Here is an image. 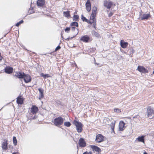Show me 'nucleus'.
Listing matches in <instances>:
<instances>
[{
	"label": "nucleus",
	"instance_id": "37998d69",
	"mask_svg": "<svg viewBox=\"0 0 154 154\" xmlns=\"http://www.w3.org/2000/svg\"><path fill=\"white\" fill-rule=\"evenodd\" d=\"M96 22L93 23V26L96 29Z\"/></svg>",
	"mask_w": 154,
	"mask_h": 154
},
{
	"label": "nucleus",
	"instance_id": "5fc2aeb1",
	"mask_svg": "<svg viewBox=\"0 0 154 154\" xmlns=\"http://www.w3.org/2000/svg\"><path fill=\"white\" fill-rule=\"evenodd\" d=\"M61 37L63 38V37L62 36V35H61Z\"/></svg>",
	"mask_w": 154,
	"mask_h": 154
},
{
	"label": "nucleus",
	"instance_id": "a211bd4d",
	"mask_svg": "<svg viewBox=\"0 0 154 154\" xmlns=\"http://www.w3.org/2000/svg\"><path fill=\"white\" fill-rule=\"evenodd\" d=\"M115 122H116L114 121V122H112L110 125H109V128H110V129L111 130V133H115V131H114V128L115 127Z\"/></svg>",
	"mask_w": 154,
	"mask_h": 154
},
{
	"label": "nucleus",
	"instance_id": "f257e3e1",
	"mask_svg": "<svg viewBox=\"0 0 154 154\" xmlns=\"http://www.w3.org/2000/svg\"><path fill=\"white\" fill-rule=\"evenodd\" d=\"M63 121L64 119L62 117H58L54 119V124L55 126L59 127L63 124Z\"/></svg>",
	"mask_w": 154,
	"mask_h": 154
},
{
	"label": "nucleus",
	"instance_id": "423d86ee",
	"mask_svg": "<svg viewBox=\"0 0 154 154\" xmlns=\"http://www.w3.org/2000/svg\"><path fill=\"white\" fill-rule=\"evenodd\" d=\"M79 146L81 147H84L86 145V143L84 138H81L78 143Z\"/></svg>",
	"mask_w": 154,
	"mask_h": 154
},
{
	"label": "nucleus",
	"instance_id": "a878e982",
	"mask_svg": "<svg viewBox=\"0 0 154 154\" xmlns=\"http://www.w3.org/2000/svg\"><path fill=\"white\" fill-rule=\"evenodd\" d=\"M63 13L64 15L66 17H70V11H64Z\"/></svg>",
	"mask_w": 154,
	"mask_h": 154
},
{
	"label": "nucleus",
	"instance_id": "603ef678",
	"mask_svg": "<svg viewBox=\"0 0 154 154\" xmlns=\"http://www.w3.org/2000/svg\"><path fill=\"white\" fill-rule=\"evenodd\" d=\"M132 52V53L133 54V53H134V50L133 49H132V51H131Z\"/></svg>",
	"mask_w": 154,
	"mask_h": 154
},
{
	"label": "nucleus",
	"instance_id": "2f4dec72",
	"mask_svg": "<svg viewBox=\"0 0 154 154\" xmlns=\"http://www.w3.org/2000/svg\"><path fill=\"white\" fill-rule=\"evenodd\" d=\"M13 144H14V146H16L17 144V140L16 137L15 136H14L13 137Z\"/></svg>",
	"mask_w": 154,
	"mask_h": 154
},
{
	"label": "nucleus",
	"instance_id": "7ed1b4c3",
	"mask_svg": "<svg viewBox=\"0 0 154 154\" xmlns=\"http://www.w3.org/2000/svg\"><path fill=\"white\" fill-rule=\"evenodd\" d=\"M147 116L150 119L154 117V109L151 106H149L146 108Z\"/></svg>",
	"mask_w": 154,
	"mask_h": 154
},
{
	"label": "nucleus",
	"instance_id": "f3484780",
	"mask_svg": "<svg viewBox=\"0 0 154 154\" xmlns=\"http://www.w3.org/2000/svg\"><path fill=\"white\" fill-rule=\"evenodd\" d=\"M90 146L91 147L93 151H95L98 152H100V149L98 146L93 145H90Z\"/></svg>",
	"mask_w": 154,
	"mask_h": 154
},
{
	"label": "nucleus",
	"instance_id": "f03ea898",
	"mask_svg": "<svg viewBox=\"0 0 154 154\" xmlns=\"http://www.w3.org/2000/svg\"><path fill=\"white\" fill-rule=\"evenodd\" d=\"M73 123L76 126V130L78 133L81 132L82 131L83 125L81 122L74 120L73 121Z\"/></svg>",
	"mask_w": 154,
	"mask_h": 154
},
{
	"label": "nucleus",
	"instance_id": "864d4df0",
	"mask_svg": "<svg viewBox=\"0 0 154 154\" xmlns=\"http://www.w3.org/2000/svg\"><path fill=\"white\" fill-rule=\"evenodd\" d=\"M33 8H32V11H33Z\"/></svg>",
	"mask_w": 154,
	"mask_h": 154
},
{
	"label": "nucleus",
	"instance_id": "cd10ccee",
	"mask_svg": "<svg viewBox=\"0 0 154 154\" xmlns=\"http://www.w3.org/2000/svg\"><path fill=\"white\" fill-rule=\"evenodd\" d=\"M92 34L94 36L97 37H98L100 36L99 34L94 30H93L92 31Z\"/></svg>",
	"mask_w": 154,
	"mask_h": 154
},
{
	"label": "nucleus",
	"instance_id": "8fccbe9b",
	"mask_svg": "<svg viewBox=\"0 0 154 154\" xmlns=\"http://www.w3.org/2000/svg\"><path fill=\"white\" fill-rule=\"evenodd\" d=\"M143 154H147V153L146 152H144L143 153Z\"/></svg>",
	"mask_w": 154,
	"mask_h": 154
},
{
	"label": "nucleus",
	"instance_id": "c756f323",
	"mask_svg": "<svg viewBox=\"0 0 154 154\" xmlns=\"http://www.w3.org/2000/svg\"><path fill=\"white\" fill-rule=\"evenodd\" d=\"M79 17L78 15H74L73 16V21H78Z\"/></svg>",
	"mask_w": 154,
	"mask_h": 154
},
{
	"label": "nucleus",
	"instance_id": "79ce46f5",
	"mask_svg": "<svg viewBox=\"0 0 154 154\" xmlns=\"http://www.w3.org/2000/svg\"><path fill=\"white\" fill-rule=\"evenodd\" d=\"M94 64H95V65H97L98 66H100V64L99 63H97L96 62V61H95V58H94Z\"/></svg>",
	"mask_w": 154,
	"mask_h": 154
},
{
	"label": "nucleus",
	"instance_id": "ea45409f",
	"mask_svg": "<svg viewBox=\"0 0 154 154\" xmlns=\"http://www.w3.org/2000/svg\"><path fill=\"white\" fill-rule=\"evenodd\" d=\"M113 14V12H110L108 14V16L109 17H110L112 16Z\"/></svg>",
	"mask_w": 154,
	"mask_h": 154
},
{
	"label": "nucleus",
	"instance_id": "c9c22d12",
	"mask_svg": "<svg viewBox=\"0 0 154 154\" xmlns=\"http://www.w3.org/2000/svg\"><path fill=\"white\" fill-rule=\"evenodd\" d=\"M78 33H77V34L75 35V36H73L71 38H70V37H68L67 38H65V40H66V41H69V40L70 39H72V38H74L75 36L78 34Z\"/></svg>",
	"mask_w": 154,
	"mask_h": 154
},
{
	"label": "nucleus",
	"instance_id": "5701e85b",
	"mask_svg": "<svg viewBox=\"0 0 154 154\" xmlns=\"http://www.w3.org/2000/svg\"><path fill=\"white\" fill-rule=\"evenodd\" d=\"M144 136H139L136 139V140L138 141L139 142H142L144 143Z\"/></svg>",
	"mask_w": 154,
	"mask_h": 154
},
{
	"label": "nucleus",
	"instance_id": "6ab92c4d",
	"mask_svg": "<svg viewBox=\"0 0 154 154\" xmlns=\"http://www.w3.org/2000/svg\"><path fill=\"white\" fill-rule=\"evenodd\" d=\"M120 45L122 48H125L127 47L128 45V43L127 42H125L123 40H121L120 41Z\"/></svg>",
	"mask_w": 154,
	"mask_h": 154
},
{
	"label": "nucleus",
	"instance_id": "c03bdc74",
	"mask_svg": "<svg viewBox=\"0 0 154 154\" xmlns=\"http://www.w3.org/2000/svg\"><path fill=\"white\" fill-rule=\"evenodd\" d=\"M29 14H31L34 13V11H31L30 10L29 11Z\"/></svg>",
	"mask_w": 154,
	"mask_h": 154
},
{
	"label": "nucleus",
	"instance_id": "9d476101",
	"mask_svg": "<svg viewBox=\"0 0 154 154\" xmlns=\"http://www.w3.org/2000/svg\"><path fill=\"white\" fill-rule=\"evenodd\" d=\"M5 72L7 74H10L13 71V68L9 66H7L4 69Z\"/></svg>",
	"mask_w": 154,
	"mask_h": 154
},
{
	"label": "nucleus",
	"instance_id": "6e6552de",
	"mask_svg": "<svg viewBox=\"0 0 154 154\" xmlns=\"http://www.w3.org/2000/svg\"><path fill=\"white\" fill-rule=\"evenodd\" d=\"M25 73L22 72H16L14 76L20 79H22L24 78Z\"/></svg>",
	"mask_w": 154,
	"mask_h": 154
},
{
	"label": "nucleus",
	"instance_id": "a18cd8bd",
	"mask_svg": "<svg viewBox=\"0 0 154 154\" xmlns=\"http://www.w3.org/2000/svg\"><path fill=\"white\" fill-rule=\"evenodd\" d=\"M2 57L1 55V54L0 53V61L2 59Z\"/></svg>",
	"mask_w": 154,
	"mask_h": 154
},
{
	"label": "nucleus",
	"instance_id": "ddd939ff",
	"mask_svg": "<svg viewBox=\"0 0 154 154\" xmlns=\"http://www.w3.org/2000/svg\"><path fill=\"white\" fill-rule=\"evenodd\" d=\"M31 112L33 114L36 113L38 111V107L35 105H32L31 108Z\"/></svg>",
	"mask_w": 154,
	"mask_h": 154
},
{
	"label": "nucleus",
	"instance_id": "c85d7f7f",
	"mask_svg": "<svg viewBox=\"0 0 154 154\" xmlns=\"http://www.w3.org/2000/svg\"><path fill=\"white\" fill-rule=\"evenodd\" d=\"M81 19L83 21H85L88 23L89 20L84 17L83 15H81Z\"/></svg>",
	"mask_w": 154,
	"mask_h": 154
},
{
	"label": "nucleus",
	"instance_id": "393cba45",
	"mask_svg": "<svg viewBox=\"0 0 154 154\" xmlns=\"http://www.w3.org/2000/svg\"><path fill=\"white\" fill-rule=\"evenodd\" d=\"M95 16L93 17L92 15H91L90 17V20L89 21V22L88 23L91 24L92 23H95Z\"/></svg>",
	"mask_w": 154,
	"mask_h": 154
},
{
	"label": "nucleus",
	"instance_id": "a19ab883",
	"mask_svg": "<svg viewBox=\"0 0 154 154\" xmlns=\"http://www.w3.org/2000/svg\"><path fill=\"white\" fill-rule=\"evenodd\" d=\"M76 28L75 26H72L71 27V30L72 31H74L75 30Z\"/></svg>",
	"mask_w": 154,
	"mask_h": 154
},
{
	"label": "nucleus",
	"instance_id": "bb28decb",
	"mask_svg": "<svg viewBox=\"0 0 154 154\" xmlns=\"http://www.w3.org/2000/svg\"><path fill=\"white\" fill-rule=\"evenodd\" d=\"M70 26H75L77 27H78L79 26V24L78 22L76 21H74L70 23Z\"/></svg>",
	"mask_w": 154,
	"mask_h": 154
},
{
	"label": "nucleus",
	"instance_id": "09e8293b",
	"mask_svg": "<svg viewBox=\"0 0 154 154\" xmlns=\"http://www.w3.org/2000/svg\"><path fill=\"white\" fill-rule=\"evenodd\" d=\"M58 104H59V105H60V104H61V102H60V101H59V102L58 103Z\"/></svg>",
	"mask_w": 154,
	"mask_h": 154
},
{
	"label": "nucleus",
	"instance_id": "9b49d317",
	"mask_svg": "<svg viewBox=\"0 0 154 154\" xmlns=\"http://www.w3.org/2000/svg\"><path fill=\"white\" fill-rule=\"evenodd\" d=\"M115 4L113 2L109 1L107 2L106 1V8H111L112 9L115 6Z\"/></svg>",
	"mask_w": 154,
	"mask_h": 154
},
{
	"label": "nucleus",
	"instance_id": "7c9ffc66",
	"mask_svg": "<svg viewBox=\"0 0 154 154\" xmlns=\"http://www.w3.org/2000/svg\"><path fill=\"white\" fill-rule=\"evenodd\" d=\"M114 111L115 112L118 113H120L121 112V109L118 108H115Z\"/></svg>",
	"mask_w": 154,
	"mask_h": 154
},
{
	"label": "nucleus",
	"instance_id": "49530a36",
	"mask_svg": "<svg viewBox=\"0 0 154 154\" xmlns=\"http://www.w3.org/2000/svg\"><path fill=\"white\" fill-rule=\"evenodd\" d=\"M103 5H104V7H106V2L105 1H104V3Z\"/></svg>",
	"mask_w": 154,
	"mask_h": 154
},
{
	"label": "nucleus",
	"instance_id": "e433bc0d",
	"mask_svg": "<svg viewBox=\"0 0 154 154\" xmlns=\"http://www.w3.org/2000/svg\"><path fill=\"white\" fill-rule=\"evenodd\" d=\"M70 30V28L69 27H67L65 29V31L66 32H69Z\"/></svg>",
	"mask_w": 154,
	"mask_h": 154
},
{
	"label": "nucleus",
	"instance_id": "4be33fe9",
	"mask_svg": "<svg viewBox=\"0 0 154 154\" xmlns=\"http://www.w3.org/2000/svg\"><path fill=\"white\" fill-rule=\"evenodd\" d=\"M151 17L150 14H143V16L141 17V20H148Z\"/></svg>",
	"mask_w": 154,
	"mask_h": 154
},
{
	"label": "nucleus",
	"instance_id": "f704fd0d",
	"mask_svg": "<svg viewBox=\"0 0 154 154\" xmlns=\"http://www.w3.org/2000/svg\"><path fill=\"white\" fill-rule=\"evenodd\" d=\"M23 20H21L16 24V26L17 27H18L20 24L22 23H23Z\"/></svg>",
	"mask_w": 154,
	"mask_h": 154
},
{
	"label": "nucleus",
	"instance_id": "2eb2a0df",
	"mask_svg": "<svg viewBox=\"0 0 154 154\" xmlns=\"http://www.w3.org/2000/svg\"><path fill=\"white\" fill-rule=\"evenodd\" d=\"M85 6L87 11L89 12L91 10V4L89 0H87L85 4Z\"/></svg>",
	"mask_w": 154,
	"mask_h": 154
},
{
	"label": "nucleus",
	"instance_id": "412c9836",
	"mask_svg": "<svg viewBox=\"0 0 154 154\" xmlns=\"http://www.w3.org/2000/svg\"><path fill=\"white\" fill-rule=\"evenodd\" d=\"M38 90L39 91V99L41 100L42 98H43L44 97L43 94L44 90L43 89H42L41 88H39L38 89Z\"/></svg>",
	"mask_w": 154,
	"mask_h": 154
},
{
	"label": "nucleus",
	"instance_id": "58836bf2",
	"mask_svg": "<svg viewBox=\"0 0 154 154\" xmlns=\"http://www.w3.org/2000/svg\"><path fill=\"white\" fill-rule=\"evenodd\" d=\"M83 154H92V152L91 151L89 152H88L87 151H86L84 152Z\"/></svg>",
	"mask_w": 154,
	"mask_h": 154
},
{
	"label": "nucleus",
	"instance_id": "b1692460",
	"mask_svg": "<svg viewBox=\"0 0 154 154\" xmlns=\"http://www.w3.org/2000/svg\"><path fill=\"white\" fill-rule=\"evenodd\" d=\"M97 8L96 6H94L93 8L92 13L91 15H92L93 17H94V16H96V11H97Z\"/></svg>",
	"mask_w": 154,
	"mask_h": 154
},
{
	"label": "nucleus",
	"instance_id": "dca6fc26",
	"mask_svg": "<svg viewBox=\"0 0 154 154\" xmlns=\"http://www.w3.org/2000/svg\"><path fill=\"white\" fill-rule=\"evenodd\" d=\"M23 102V99L21 96H19L17 98V103L18 104L22 105Z\"/></svg>",
	"mask_w": 154,
	"mask_h": 154
},
{
	"label": "nucleus",
	"instance_id": "4468645a",
	"mask_svg": "<svg viewBox=\"0 0 154 154\" xmlns=\"http://www.w3.org/2000/svg\"><path fill=\"white\" fill-rule=\"evenodd\" d=\"M8 141L5 139L4 140V141L2 143V149L4 150H6L8 148Z\"/></svg>",
	"mask_w": 154,
	"mask_h": 154
},
{
	"label": "nucleus",
	"instance_id": "72a5a7b5",
	"mask_svg": "<svg viewBox=\"0 0 154 154\" xmlns=\"http://www.w3.org/2000/svg\"><path fill=\"white\" fill-rule=\"evenodd\" d=\"M64 125L65 126L69 127L71 125V124L69 122H65L64 123Z\"/></svg>",
	"mask_w": 154,
	"mask_h": 154
},
{
	"label": "nucleus",
	"instance_id": "39448f33",
	"mask_svg": "<svg viewBox=\"0 0 154 154\" xmlns=\"http://www.w3.org/2000/svg\"><path fill=\"white\" fill-rule=\"evenodd\" d=\"M104 140V137L101 134H98L96 136L95 142L97 143H100Z\"/></svg>",
	"mask_w": 154,
	"mask_h": 154
},
{
	"label": "nucleus",
	"instance_id": "aec40b11",
	"mask_svg": "<svg viewBox=\"0 0 154 154\" xmlns=\"http://www.w3.org/2000/svg\"><path fill=\"white\" fill-rule=\"evenodd\" d=\"M45 3V0H38L37 2V5L39 7H42L44 6Z\"/></svg>",
	"mask_w": 154,
	"mask_h": 154
},
{
	"label": "nucleus",
	"instance_id": "3c124183",
	"mask_svg": "<svg viewBox=\"0 0 154 154\" xmlns=\"http://www.w3.org/2000/svg\"><path fill=\"white\" fill-rule=\"evenodd\" d=\"M12 154H17L16 152H14L12 153Z\"/></svg>",
	"mask_w": 154,
	"mask_h": 154
},
{
	"label": "nucleus",
	"instance_id": "473e14b6",
	"mask_svg": "<svg viewBox=\"0 0 154 154\" xmlns=\"http://www.w3.org/2000/svg\"><path fill=\"white\" fill-rule=\"evenodd\" d=\"M40 75L41 76L43 77L44 79H46L49 76L48 74H44L43 73H41Z\"/></svg>",
	"mask_w": 154,
	"mask_h": 154
},
{
	"label": "nucleus",
	"instance_id": "0eeeda50",
	"mask_svg": "<svg viewBox=\"0 0 154 154\" xmlns=\"http://www.w3.org/2000/svg\"><path fill=\"white\" fill-rule=\"evenodd\" d=\"M137 69L140 72L143 73H147L148 72V70L142 66H139Z\"/></svg>",
	"mask_w": 154,
	"mask_h": 154
},
{
	"label": "nucleus",
	"instance_id": "4c0bfd02",
	"mask_svg": "<svg viewBox=\"0 0 154 154\" xmlns=\"http://www.w3.org/2000/svg\"><path fill=\"white\" fill-rule=\"evenodd\" d=\"M61 48V47L59 45L55 49V51H56L59 50Z\"/></svg>",
	"mask_w": 154,
	"mask_h": 154
},
{
	"label": "nucleus",
	"instance_id": "f8f14e48",
	"mask_svg": "<svg viewBox=\"0 0 154 154\" xmlns=\"http://www.w3.org/2000/svg\"><path fill=\"white\" fill-rule=\"evenodd\" d=\"M90 37L87 35H85L82 36L80 39V40L84 42H88L90 40Z\"/></svg>",
	"mask_w": 154,
	"mask_h": 154
},
{
	"label": "nucleus",
	"instance_id": "de8ad7c7",
	"mask_svg": "<svg viewBox=\"0 0 154 154\" xmlns=\"http://www.w3.org/2000/svg\"><path fill=\"white\" fill-rule=\"evenodd\" d=\"M37 118V116H35L33 117V119H35Z\"/></svg>",
	"mask_w": 154,
	"mask_h": 154
},
{
	"label": "nucleus",
	"instance_id": "1a4fd4ad",
	"mask_svg": "<svg viewBox=\"0 0 154 154\" xmlns=\"http://www.w3.org/2000/svg\"><path fill=\"white\" fill-rule=\"evenodd\" d=\"M125 124L124 121H121L119 122V130L120 131H123L125 128Z\"/></svg>",
	"mask_w": 154,
	"mask_h": 154
},
{
	"label": "nucleus",
	"instance_id": "20e7f679",
	"mask_svg": "<svg viewBox=\"0 0 154 154\" xmlns=\"http://www.w3.org/2000/svg\"><path fill=\"white\" fill-rule=\"evenodd\" d=\"M23 79L24 82L25 83L30 82L32 80V77L29 74H26L25 73Z\"/></svg>",
	"mask_w": 154,
	"mask_h": 154
}]
</instances>
